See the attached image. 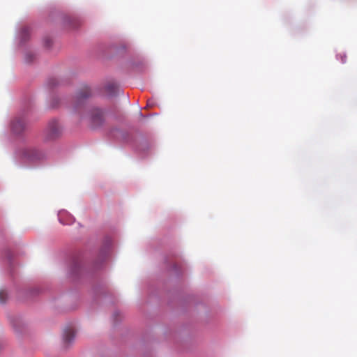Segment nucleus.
<instances>
[{
	"label": "nucleus",
	"mask_w": 357,
	"mask_h": 357,
	"mask_svg": "<svg viewBox=\"0 0 357 357\" xmlns=\"http://www.w3.org/2000/svg\"><path fill=\"white\" fill-rule=\"evenodd\" d=\"M61 133V128L56 120L49 122L43 132V137L45 141L54 140L59 137Z\"/></svg>",
	"instance_id": "obj_1"
},
{
	"label": "nucleus",
	"mask_w": 357,
	"mask_h": 357,
	"mask_svg": "<svg viewBox=\"0 0 357 357\" xmlns=\"http://www.w3.org/2000/svg\"><path fill=\"white\" fill-rule=\"evenodd\" d=\"M23 158L31 162L39 161L46 157V153L36 147H29L25 149L22 152Z\"/></svg>",
	"instance_id": "obj_2"
},
{
	"label": "nucleus",
	"mask_w": 357,
	"mask_h": 357,
	"mask_svg": "<svg viewBox=\"0 0 357 357\" xmlns=\"http://www.w3.org/2000/svg\"><path fill=\"white\" fill-rule=\"evenodd\" d=\"M104 113L103 112L98 108L92 109L91 114V123L94 126H99L104 122Z\"/></svg>",
	"instance_id": "obj_3"
},
{
	"label": "nucleus",
	"mask_w": 357,
	"mask_h": 357,
	"mask_svg": "<svg viewBox=\"0 0 357 357\" xmlns=\"http://www.w3.org/2000/svg\"><path fill=\"white\" fill-rule=\"evenodd\" d=\"M25 121L22 118H17L12 122V130L16 134H20L25 128Z\"/></svg>",
	"instance_id": "obj_4"
},
{
	"label": "nucleus",
	"mask_w": 357,
	"mask_h": 357,
	"mask_svg": "<svg viewBox=\"0 0 357 357\" xmlns=\"http://www.w3.org/2000/svg\"><path fill=\"white\" fill-rule=\"evenodd\" d=\"M75 337V331L73 328L68 327L63 332V342L66 344H70Z\"/></svg>",
	"instance_id": "obj_5"
},
{
	"label": "nucleus",
	"mask_w": 357,
	"mask_h": 357,
	"mask_svg": "<svg viewBox=\"0 0 357 357\" xmlns=\"http://www.w3.org/2000/svg\"><path fill=\"white\" fill-rule=\"evenodd\" d=\"M91 96V90L89 87L84 86L77 93V98L82 100L87 98Z\"/></svg>",
	"instance_id": "obj_6"
},
{
	"label": "nucleus",
	"mask_w": 357,
	"mask_h": 357,
	"mask_svg": "<svg viewBox=\"0 0 357 357\" xmlns=\"http://www.w3.org/2000/svg\"><path fill=\"white\" fill-rule=\"evenodd\" d=\"M8 298V294L6 291H0V303H4Z\"/></svg>",
	"instance_id": "obj_7"
},
{
	"label": "nucleus",
	"mask_w": 357,
	"mask_h": 357,
	"mask_svg": "<svg viewBox=\"0 0 357 357\" xmlns=\"http://www.w3.org/2000/svg\"><path fill=\"white\" fill-rule=\"evenodd\" d=\"M340 56H341V61L342 63H344L345 61H346V56L345 55H342V54H340Z\"/></svg>",
	"instance_id": "obj_8"
}]
</instances>
